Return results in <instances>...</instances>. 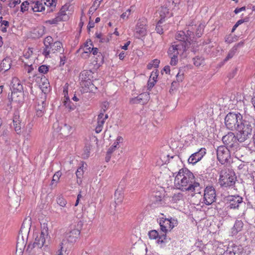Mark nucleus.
I'll use <instances>...</instances> for the list:
<instances>
[{
    "label": "nucleus",
    "mask_w": 255,
    "mask_h": 255,
    "mask_svg": "<svg viewBox=\"0 0 255 255\" xmlns=\"http://www.w3.org/2000/svg\"><path fill=\"white\" fill-rule=\"evenodd\" d=\"M91 81L90 80L85 81L83 84L85 86L86 89H89V88L90 87V85L91 84Z\"/></svg>",
    "instance_id": "57"
},
{
    "label": "nucleus",
    "mask_w": 255,
    "mask_h": 255,
    "mask_svg": "<svg viewBox=\"0 0 255 255\" xmlns=\"http://www.w3.org/2000/svg\"><path fill=\"white\" fill-rule=\"evenodd\" d=\"M149 95L147 93H142L136 97L132 98L130 99L129 103L131 104L144 105L148 101Z\"/></svg>",
    "instance_id": "18"
},
{
    "label": "nucleus",
    "mask_w": 255,
    "mask_h": 255,
    "mask_svg": "<svg viewBox=\"0 0 255 255\" xmlns=\"http://www.w3.org/2000/svg\"><path fill=\"white\" fill-rule=\"evenodd\" d=\"M44 4L47 6H54V3H52V0H44Z\"/></svg>",
    "instance_id": "59"
},
{
    "label": "nucleus",
    "mask_w": 255,
    "mask_h": 255,
    "mask_svg": "<svg viewBox=\"0 0 255 255\" xmlns=\"http://www.w3.org/2000/svg\"><path fill=\"white\" fill-rule=\"evenodd\" d=\"M63 92L65 94V100L63 102L64 105L69 110H74L75 109V105L70 100L68 96V91L64 88Z\"/></svg>",
    "instance_id": "24"
},
{
    "label": "nucleus",
    "mask_w": 255,
    "mask_h": 255,
    "mask_svg": "<svg viewBox=\"0 0 255 255\" xmlns=\"http://www.w3.org/2000/svg\"><path fill=\"white\" fill-rule=\"evenodd\" d=\"M45 101L41 99H38L35 105V110L39 111H45Z\"/></svg>",
    "instance_id": "33"
},
{
    "label": "nucleus",
    "mask_w": 255,
    "mask_h": 255,
    "mask_svg": "<svg viewBox=\"0 0 255 255\" xmlns=\"http://www.w3.org/2000/svg\"><path fill=\"white\" fill-rule=\"evenodd\" d=\"M124 192L122 188H118L115 192V202L116 205H119L123 201Z\"/></svg>",
    "instance_id": "25"
},
{
    "label": "nucleus",
    "mask_w": 255,
    "mask_h": 255,
    "mask_svg": "<svg viewBox=\"0 0 255 255\" xmlns=\"http://www.w3.org/2000/svg\"><path fill=\"white\" fill-rule=\"evenodd\" d=\"M198 133L197 132H194L193 134L188 135L189 138H192L194 140H196V136H198Z\"/></svg>",
    "instance_id": "62"
},
{
    "label": "nucleus",
    "mask_w": 255,
    "mask_h": 255,
    "mask_svg": "<svg viewBox=\"0 0 255 255\" xmlns=\"http://www.w3.org/2000/svg\"><path fill=\"white\" fill-rule=\"evenodd\" d=\"M246 9V7L245 6H243L242 7H240V8H236L235 10H234V12L236 13V14H238L239 13V12L242 11H244Z\"/></svg>",
    "instance_id": "60"
},
{
    "label": "nucleus",
    "mask_w": 255,
    "mask_h": 255,
    "mask_svg": "<svg viewBox=\"0 0 255 255\" xmlns=\"http://www.w3.org/2000/svg\"><path fill=\"white\" fill-rule=\"evenodd\" d=\"M206 154V149L201 148L197 151L192 154L188 158V161L189 164H195L200 161Z\"/></svg>",
    "instance_id": "16"
},
{
    "label": "nucleus",
    "mask_w": 255,
    "mask_h": 255,
    "mask_svg": "<svg viewBox=\"0 0 255 255\" xmlns=\"http://www.w3.org/2000/svg\"><path fill=\"white\" fill-rule=\"evenodd\" d=\"M222 141L225 146L233 152L237 151L239 148L238 138L233 132H230L223 136Z\"/></svg>",
    "instance_id": "9"
},
{
    "label": "nucleus",
    "mask_w": 255,
    "mask_h": 255,
    "mask_svg": "<svg viewBox=\"0 0 255 255\" xmlns=\"http://www.w3.org/2000/svg\"><path fill=\"white\" fill-rule=\"evenodd\" d=\"M26 246V242L24 241L23 236H21L20 234L18 235L17 241L16 243V250L19 249L20 251H23Z\"/></svg>",
    "instance_id": "30"
},
{
    "label": "nucleus",
    "mask_w": 255,
    "mask_h": 255,
    "mask_svg": "<svg viewBox=\"0 0 255 255\" xmlns=\"http://www.w3.org/2000/svg\"><path fill=\"white\" fill-rule=\"evenodd\" d=\"M160 63V61L157 59H154L152 61L151 63L147 65L148 69H151L152 67L157 68Z\"/></svg>",
    "instance_id": "45"
},
{
    "label": "nucleus",
    "mask_w": 255,
    "mask_h": 255,
    "mask_svg": "<svg viewBox=\"0 0 255 255\" xmlns=\"http://www.w3.org/2000/svg\"><path fill=\"white\" fill-rule=\"evenodd\" d=\"M163 21H162V19L160 18V19L158 21L156 26L155 30L156 32L159 34H162L163 33V28L161 25V24H162Z\"/></svg>",
    "instance_id": "37"
},
{
    "label": "nucleus",
    "mask_w": 255,
    "mask_h": 255,
    "mask_svg": "<svg viewBox=\"0 0 255 255\" xmlns=\"http://www.w3.org/2000/svg\"><path fill=\"white\" fill-rule=\"evenodd\" d=\"M57 203L61 207H64L67 204V201L62 195H59L56 199Z\"/></svg>",
    "instance_id": "35"
},
{
    "label": "nucleus",
    "mask_w": 255,
    "mask_h": 255,
    "mask_svg": "<svg viewBox=\"0 0 255 255\" xmlns=\"http://www.w3.org/2000/svg\"><path fill=\"white\" fill-rule=\"evenodd\" d=\"M61 176V172L60 171L56 172L53 177L52 182L53 183L54 181L57 182L59 178Z\"/></svg>",
    "instance_id": "49"
},
{
    "label": "nucleus",
    "mask_w": 255,
    "mask_h": 255,
    "mask_svg": "<svg viewBox=\"0 0 255 255\" xmlns=\"http://www.w3.org/2000/svg\"><path fill=\"white\" fill-rule=\"evenodd\" d=\"M193 60L194 64L197 67L202 64L204 61L203 59L199 56H196V57L193 59Z\"/></svg>",
    "instance_id": "44"
},
{
    "label": "nucleus",
    "mask_w": 255,
    "mask_h": 255,
    "mask_svg": "<svg viewBox=\"0 0 255 255\" xmlns=\"http://www.w3.org/2000/svg\"><path fill=\"white\" fill-rule=\"evenodd\" d=\"M171 58V60L170 62V64L171 65L174 66L176 65L178 62V56H174V55H169Z\"/></svg>",
    "instance_id": "48"
},
{
    "label": "nucleus",
    "mask_w": 255,
    "mask_h": 255,
    "mask_svg": "<svg viewBox=\"0 0 255 255\" xmlns=\"http://www.w3.org/2000/svg\"><path fill=\"white\" fill-rule=\"evenodd\" d=\"M239 248L237 246H230L228 247L227 250L224 252V255H235L238 254Z\"/></svg>",
    "instance_id": "31"
},
{
    "label": "nucleus",
    "mask_w": 255,
    "mask_h": 255,
    "mask_svg": "<svg viewBox=\"0 0 255 255\" xmlns=\"http://www.w3.org/2000/svg\"><path fill=\"white\" fill-rule=\"evenodd\" d=\"M62 20L58 17L57 15L56 17L53 18L52 19L48 20L47 22L50 24H57L59 22L61 21Z\"/></svg>",
    "instance_id": "47"
},
{
    "label": "nucleus",
    "mask_w": 255,
    "mask_h": 255,
    "mask_svg": "<svg viewBox=\"0 0 255 255\" xmlns=\"http://www.w3.org/2000/svg\"><path fill=\"white\" fill-rule=\"evenodd\" d=\"M92 53L94 55H96L98 53V49L97 48L92 47V49L91 50V53Z\"/></svg>",
    "instance_id": "63"
},
{
    "label": "nucleus",
    "mask_w": 255,
    "mask_h": 255,
    "mask_svg": "<svg viewBox=\"0 0 255 255\" xmlns=\"http://www.w3.org/2000/svg\"><path fill=\"white\" fill-rule=\"evenodd\" d=\"M44 48L42 54L48 58L50 53L59 52L62 53L64 52L63 45L61 42L56 41L54 42L51 36H48L45 37L43 41Z\"/></svg>",
    "instance_id": "4"
},
{
    "label": "nucleus",
    "mask_w": 255,
    "mask_h": 255,
    "mask_svg": "<svg viewBox=\"0 0 255 255\" xmlns=\"http://www.w3.org/2000/svg\"><path fill=\"white\" fill-rule=\"evenodd\" d=\"M239 121L236 128L237 137L239 142H243L252 135L253 128L255 126V120L251 116L242 115V118Z\"/></svg>",
    "instance_id": "2"
},
{
    "label": "nucleus",
    "mask_w": 255,
    "mask_h": 255,
    "mask_svg": "<svg viewBox=\"0 0 255 255\" xmlns=\"http://www.w3.org/2000/svg\"><path fill=\"white\" fill-rule=\"evenodd\" d=\"M147 34V21L145 18H139L135 27L134 35L136 38L143 40Z\"/></svg>",
    "instance_id": "7"
},
{
    "label": "nucleus",
    "mask_w": 255,
    "mask_h": 255,
    "mask_svg": "<svg viewBox=\"0 0 255 255\" xmlns=\"http://www.w3.org/2000/svg\"><path fill=\"white\" fill-rule=\"evenodd\" d=\"M29 2L27 1H25L23 2L20 6V11L22 12H24L28 10V6L29 5Z\"/></svg>",
    "instance_id": "46"
},
{
    "label": "nucleus",
    "mask_w": 255,
    "mask_h": 255,
    "mask_svg": "<svg viewBox=\"0 0 255 255\" xmlns=\"http://www.w3.org/2000/svg\"><path fill=\"white\" fill-rule=\"evenodd\" d=\"M97 87L92 83H91V85H90L89 89H85V91L86 92H94L95 90H97Z\"/></svg>",
    "instance_id": "54"
},
{
    "label": "nucleus",
    "mask_w": 255,
    "mask_h": 255,
    "mask_svg": "<svg viewBox=\"0 0 255 255\" xmlns=\"http://www.w3.org/2000/svg\"><path fill=\"white\" fill-rule=\"evenodd\" d=\"M71 129L72 127L70 126L65 124L64 125L63 127L61 129V133L64 134H69L71 133Z\"/></svg>",
    "instance_id": "39"
},
{
    "label": "nucleus",
    "mask_w": 255,
    "mask_h": 255,
    "mask_svg": "<svg viewBox=\"0 0 255 255\" xmlns=\"http://www.w3.org/2000/svg\"><path fill=\"white\" fill-rule=\"evenodd\" d=\"M105 112V110L104 109L98 116L97 125L95 128V131L97 133H100L102 130L105 121L108 118L107 114L104 115Z\"/></svg>",
    "instance_id": "19"
},
{
    "label": "nucleus",
    "mask_w": 255,
    "mask_h": 255,
    "mask_svg": "<svg viewBox=\"0 0 255 255\" xmlns=\"http://www.w3.org/2000/svg\"><path fill=\"white\" fill-rule=\"evenodd\" d=\"M67 9V6H63L57 13V16L62 21H66L68 19V15L66 13Z\"/></svg>",
    "instance_id": "28"
},
{
    "label": "nucleus",
    "mask_w": 255,
    "mask_h": 255,
    "mask_svg": "<svg viewBox=\"0 0 255 255\" xmlns=\"http://www.w3.org/2000/svg\"><path fill=\"white\" fill-rule=\"evenodd\" d=\"M240 118H242V115L238 112L229 113L225 118V124L226 127L232 130H236Z\"/></svg>",
    "instance_id": "8"
},
{
    "label": "nucleus",
    "mask_w": 255,
    "mask_h": 255,
    "mask_svg": "<svg viewBox=\"0 0 255 255\" xmlns=\"http://www.w3.org/2000/svg\"><path fill=\"white\" fill-rule=\"evenodd\" d=\"M204 29V24H202V23L200 24L197 28V30L196 31V35L198 37H200L203 33Z\"/></svg>",
    "instance_id": "40"
},
{
    "label": "nucleus",
    "mask_w": 255,
    "mask_h": 255,
    "mask_svg": "<svg viewBox=\"0 0 255 255\" xmlns=\"http://www.w3.org/2000/svg\"><path fill=\"white\" fill-rule=\"evenodd\" d=\"M180 3V0H167L166 6L161 7L160 10V16L162 19V21H164L165 18L170 17L172 15L169 11V8H173Z\"/></svg>",
    "instance_id": "12"
},
{
    "label": "nucleus",
    "mask_w": 255,
    "mask_h": 255,
    "mask_svg": "<svg viewBox=\"0 0 255 255\" xmlns=\"http://www.w3.org/2000/svg\"><path fill=\"white\" fill-rule=\"evenodd\" d=\"M8 130L6 129H4L2 131V133L1 134V136L2 137H5L8 134Z\"/></svg>",
    "instance_id": "64"
},
{
    "label": "nucleus",
    "mask_w": 255,
    "mask_h": 255,
    "mask_svg": "<svg viewBox=\"0 0 255 255\" xmlns=\"http://www.w3.org/2000/svg\"><path fill=\"white\" fill-rule=\"evenodd\" d=\"M183 199V194L181 193L174 194L172 197V201L174 203H176Z\"/></svg>",
    "instance_id": "43"
},
{
    "label": "nucleus",
    "mask_w": 255,
    "mask_h": 255,
    "mask_svg": "<svg viewBox=\"0 0 255 255\" xmlns=\"http://www.w3.org/2000/svg\"><path fill=\"white\" fill-rule=\"evenodd\" d=\"M174 184L177 189L182 191H190L194 194H200L201 187L195 181L194 174L187 168L179 170L175 177Z\"/></svg>",
    "instance_id": "1"
},
{
    "label": "nucleus",
    "mask_w": 255,
    "mask_h": 255,
    "mask_svg": "<svg viewBox=\"0 0 255 255\" xmlns=\"http://www.w3.org/2000/svg\"><path fill=\"white\" fill-rule=\"evenodd\" d=\"M204 191L203 202L207 205H211L216 199V194L215 188L213 186H207Z\"/></svg>",
    "instance_id": "13"
},
{
    "label": "nucleus",
    "mask_w": 255,
    "mask_h": 255,
    "mask_svg": "<svg viewBox=\"0 0 255 255\" xmlns=\"http://www.w3.org/2000/svg\"><path fill=\"white\" fill-rule=\"evenodd\" d=\"M162 217H159L158 219L161 232L160 239L159 242H167L166 234L178 224V221L176 219L170 218H166L163 214H161Z\"/></svg>",
    "instance_id": "3"
},
{
    "label": "nucleus",
    "mask_w": 255,
    "mask_h": 255,
    "mask_svg": "<svg viewBox=\"0 0 255 255\" xmlns=\"http://www.w3.org/2000/svg\"><path fill=\"white\" fill-rule=\"evenodd\" d=\"M35 237L34 241L32 244H28L26 251L28 253H31L32 251L40 249L45 243L46 240L48 237V230L47 225H43L42 228L41 233L39 235H34Z\"/></svg>",
    "instance_id": "5"
},
{
    "label": "nucleus",
    "mask_w": 255,
    "mask_h": 255,
    "mask_svg": "<svg viewBox=\"0 0 255 255\" xmlns=\"http://www.w3.org/2000/svg\"><path fill=\"white\" fill-rule=\"evenodd\" d=\"M237 52L236 47H232V49L229 51L228 54L226 57L224 59V61L226 62L233 57Z\"/></svg>",
    "instance_id": "36"
},
{
    "label": "nucleus",
    "mask_w": 255,
    "mask_h": 255,
    "mask_svg": "<svg viewBox=\"0 0 255 255\" xmlns=\"http://www.w3.org/2000/svg\"><path fill=\"white\" fill-rule=\"evenodd\" d=\"M116 147V145H112L111 147H110L109 149L107 151V153L110 155H111L112 152H113L114 150Z\"/></svg>",
    "instance_id": "61"
},
{
    "label": "nucleus",
    "mask_w": 255,
    "mask_h": 255,
    "mask_svg": "<svg viewBox=\"0 0 255 255\" xmlns=\"http://www.w3.org/2000/svg\"><path fill=\"white\" fill-rule=\"evenodd\" d=\"M177 80L178 82H182L183 79V73H181V70H179L178 74L176 75Z\"/></svg>",
    "instance_id": "53"
},
{
    "label": "nucleus",
    "mask_w": 255,
    "mask_h": 255,
    "mask_svg": "<svg viewBox=\"0 0 255 255\" xmlns=\"http://www.w3.org/2000/svg\"><path fill=\"white\" fill-rule=\"evenodd\" d=\"M84 163L82 162L81 165L78 168L76 172V175L77 178H82L84 172Z\"/></svg>",
    "instance_id": "34"
},
{
    "label": "nucleus",
    "mask_w": 255,
    "mask_h": 255,
    "mask_svg": "<svg viewBox=\"0 0 255 255\" xmlns=\"http://www.w3.org/2000/svg\"><path fill=\"white\" fill-rule=\"evenodd\" d=\"M151 76H150V79L147 83V85H148V87L149 88H152L154 86L155 83L156 82V80L153 79V81H151Z\"/></svg>",
    "instance_id": "56"
},
{
    "label": "nucleus",
    "mask_w": 255,
    "mask_h": 255,
    "mask_svg": "<svg viewBox=\"0 0 255 255\" xmlns=\"http://www.w3.org/2000/svg\"><path fill=\"white\" fill-rule=\"evenodd\" d=\"M244 227V223L242 220H236L233 227L231 228V234L232 236L237 235V234L241 232Z\"/></svg>",
    "instance_id": "21"
},
{
    "label": "nucleus",
    "mask_w": 255,
    "mask_h": 255,
    "mask_svg": "<svg viewBox=\"0 0 255 255\" xmlns=\"http://www.w3.org/2000/svg\"><path fill=\"white\" fill-rule=\"evenodd\" d=\"M161 233L159 234L157 231L156 230H151L148 233V236L149 238L150 239H157V243L158 244H163L165 243L166 242H159V239H160L159 238L160 237Z\"/></svg>",
    "instance_id": "32"
},
{
    "label": "nucleus",
    "mask_w": 255,
    "mask_h": 255,
    "mask_svg": "<svg viewBox=\"0 0 255 255\" xmlns=\"http://www.w3.org/2000/svg\"><path fill=\"white\" fill-rule=\"evenodd\" d=\"M44 33V27H38L34 30V34L37 37H41Z\"/></svg>",
    "instance_id": "38"
},
{
    "label": "nucleus",
    "mask_w": 255,
    "mask_h": 255,
    "mask_svg": "<svg viewBox=\"0 0 255 255\" xmlns=\"http://www.w3.org/2000/svg\"><path fill=\"white\" fill-rule=\"evenodd\" d=\"M248 21V18H245V19H241L239 20L233 26L231 32L233 33L235 31L236 28L241 24L245 22Z\"/></svg>",
    "instance_id": "42"
},
{
    "label": "nucleus",
    "mask_w": 255,
    "mask_h": 255,
    "mask_svg": "<svg viewBox=\"0 0 255 255\" xmlns=\"http://www.w3.org/2000/svg\"><path fill=\"white\" fill-rule=\"evenodd\" d=\"M32 4L33 5H32V9L34 12H41L45 9V7L43 6L42 0H33Z\"/></svg>",
    "instance_id": "26"
},
{
    "label": "nucleus",
    "mask_w": 255,
    "mask_h": 255,
    "mask_svg": "<svg viewBox=\"0 0 255 255\" xmlns=\"http://www.w3.org/2000/svg\"><path fill=\"white\" fill-rule=\"evenodd\" d=\"M21 2L20 0H13L12 1H11L8 3V6L10 7H15L17 4H19Z\"/></svg>",
    "instance_id": "51"
},
{
    "label": "nucleus",
    "mask_w": 255,
    "mask_h": 255,
    "mask_svg": "<svg viewBox=\"0 0 255 255\" xmlns=\"http://www.w3.org/2000/svg\"><path fill=\"white\" fill-rule=\"evenodd\" d=\"M130 12H131L130 9L129 8V9H127L126 12H124L121 15V17L123 19H127L128 18V16L130 15Z\"/></svg>",
    "instance_id": "52"
},
{
    "label": "nucleus",
    "mask_w": 255,
    "mask_h": 255,
    "mask_svg": "<svg viewBox=\"0 0 255 255\" xmlns=\"http://www.w3.org/2000/svg\"><path fill=\"white\" fill-rule=\"evenodd\" d=\"M192 33L193 32L189 29L184 31H178L175 35V38L177 40L175 42L182 44L183 42L185 46H187L188 47L190 48L192 44L191 43V35Z\"/></svg>",
    "instance_id": "10"
},
{
    "label": "nucleus",
    "mask_w": 255,
    "mask_h": 255,
    "mask_svg": "<svg viewBox=\"0 0 255 255\" xmlns=\"http://www.w3.org/2000/svg\"><path fill=\"white\" fill-rule=\"evenodd\" d=\"M228 208L230 209H239L243 203V198L239 195H229L227 197Z\"/></svg>",
    "instance_id": "14"
},
{
    "label": "nucleus",
    "mask_w": 255,
    "mask_h": 255,
    "mask_svg": "<svg viewBox=\"0 0 255 255\" xmlns=\"http://www.w3.org/2000/svg\"><path fill=\"white\" fill-rule=\"evenodd\" d=\"M95 26V22L91 20V19L89 20L88 25L87 26L88 29L90 30L91 28H93Z\"/></svg>",
    "instance_id": "58"
},
{
    "label": "nucleus",
    "mask_w": 255,
    "mask_h": 255,
    "mask_svg": "<svg viewBox=\"0 0 255 255\" xmlns=\"http://www.w3.org/2000/svg\"><path fill=\"white\" fill-rule=\"evenodd\" d=\"M91 46L93 47V45L91 40H90L89 42L87 41L85 43L84 47V52L83 53V55H82L83 57L87 58L89 57V55L88 54L91 53V50L92 49Z\"/></svg>",
    "instance_id": "27"
},
{
    "label": "nucleus",
    "mask_w": 255,
    "mask_h": 255,
    "mask_svg": "<svg viewBox=\"0 0 255 255\" xmlns=\"http://www.w3.org/2000/svg\"><path fill=\"white\" fill-rule=\"evenodd\" d=\"M236 181V176L233 171L226 168H223L220 172L219 183L222 187H233Z\"/></svg>",
    "instance_id": "6"
},
{
    "label": "nucleus",
    "mask_w": 255,
    "mask_h": 255,
    "mask_svg": "<svg viewBox=\"0 0 255 255\" xmlns=\"http://www.w3.org/2000/svg\"><path fill=\"white\" fill-rule=\"evenodd\" d=\"M11 86L14 92H20L23 90V87L20 80L16 78L12 79Z\"/></svg>",
    "instance_id": "23"
},
{
    "label": "nucleus",
    "mask_w": 255,
    "mask_h": 255,
    "mask_svg": "<svg viewBox=\"0 0 255 255\" xmlns=\"http://www.w3.org/2000/svg\"><path fill=\"white\" fill-rule=\"evenodd\" d=\"M49 67V66L42 65L38 67V70L39 73L45 74L48 72Z\"/></svg>",
    "instance_id": "41"
},
{
    "label": "nucleus",
    "mask_w": 255,
    "mask_h": 255,
    "mask_svg": "<svg viewBox=\"0 0 255 255\" xmlns=\"http://www.w3.org/2000/svg\"><path fill=\"white\" fill-rule=\"evenodd\" d=\"M232 150L224 145L218 147L216 150L217 159L222 164L228 162L230 158V152Z\"/></svg>",
    "instance_id": "11"
},
{
    "label": "nucleus",
    "mask_w": 255,
    "mask_h": 255,
    "mask_svg": "<svg viewBox=\"0 0 255 255\" xmlns=\"http://www.w3.org/2000/svg\"><path fill=\"white\" fill-rule=\"evenodd\" d=\"M36 81L39 84V87L42 92L44 94L47 93L50 90V86L48 80L45 76H41V77H37Z\"/></svg>",
    "instance_id": "17"
},
{
    "label": "nucleus",
    "mask_w": 255,
    "mask_h": 255,
    "mask_svg": "<svg viewBox=\"0 0 255 255\" xmlns=\"http://www.w3.org/2000/svg\"><path fill=\"white\" fill-rule=\"evenodd\" d=\"M13 127L17 133L21 132V123L19 120V116L14 115L13 118Z\"/></svg>",
    "instance_id": "29"
},
{
    "label": "nucleus",
    "mask_w": 255,
    "mask_h": 255,
    "mask_svg": "<svg viewBox=\"0 0 255 255\" xmlns=\"http://www.w3.org/2000/svg\"><path fill=\"white\" fill-rule=\"evenodd\" d=\"M225 40L226 43L230 44L234 41V38L231 34H230L226 36Z\"/></svg>",
    "instance_id": "50"
},
{
    "label": "nucleus",
    "mask_w": 255,
    "mask_h": 255,
    "mask_svg": "<svg viewBox=\"0 0 255 255\" xmlns=\"http://www.w3.org/2000/svg\"><path fill=\"white\" fill-rule=\"evenodd\" d=\"M80 231L77 229H74L70 232L66 233L65 238L68 242L75 243L78 238Z\"/></svg>",
    "instance_id": "20"
},
{
    "label": "nucleus",
    "mask_w": 255,
    "mask_h": 255,
    "mask_svg": "<svg viewBox=\"0 0 255 255\" xmlns=\"http://www.w3.org/2000/svg\"><path fill=\"white\" fill-rule=\"evenodd\" d=\"M188 48H189L187 46H185L184 43L183 45V44H182L179 42H174L169 48L168 54L169 55L178 56L182 54Z\"/></svg>",
    "instance_id": "15"
},
{
    "label": "nucleus",
    "mask_w": 255,
    "mask_h": 255,
    "mask_svg": "<svg viewBox=\"0 0 255 255\" xmlns=\"http://www.w3.org/2000/svg\"><path fill=\"white\" fill-rule=\"evenodd\" d=\"M96 2V1H95L93 5L92 6H91L90 7V8H89V14H93L94 12L96 10V9H97V7H98V6H95V3Z\"/></svg>",
    "instance_id": "55"
},
{
    "label": "nucleus",
    "mask_w": 255,
    "mask_h": 255,
    "mask_svg": "<svg viewBox=\"0 0 255 255\" xmlns=\"http://www.w3.org/2000/svg\"><path fill=\"white\" fill-rule=\"evenodd\" d=\"M11 59L10 57H6L4 58L0 63V70L6 72L11 67Z\"/></svg>",
    "instance_id": "22"
}]
</instances>
